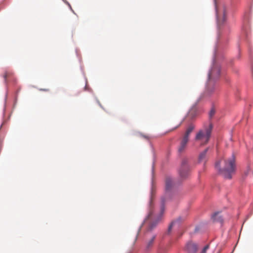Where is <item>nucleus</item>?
<instances>
[{
  "mask_svg": "<svg viewBox=\"0 0 253 253\" xmlns=\"http://www.w3.org/2000/svg\"><path fill=\"white\" fill-rule=\"evenodd\" d=\"M215 168L225 178L231 179L235 170L234 156L228 160L221 159L217 162Z\"/></svg>",
  "mask_w": 253,
  "mask_h": 253,
  "instance_id": "1",
  "label": "nucleus"
},
{
  "mask_svg": "<svg viewBox=\"0 0 253 253\" xmlns=\"http://www.w3.org/2000/svg\"><path fill=\"white\" fill-rule=\"evenodd\" d=\"M213 126L211 123L204 124L203 128L200 129L195 136V140L199 142L201 145L206 144L211 136Z\"/></svg>",
  "mask_w": 253,
  "mask_h": 253,
  "instance_id": "2",
  "label": "nucleus"
},
{
  "mask_svg": "<svg viewBox=\"0 0 253 253\" xmlns=\"http://www.w3.org/2000/svg\"><path fill=\"white\" fill-rule=\"evenodd\" d=\"M160 219V218L159 217L156 220H155L153 215V211L151 210L149 211L147 217L144 220V223H147L148 222L149 223L148 230H151L156 226Z\"/></svg>",
  "mask_w": 253,
  "mask_h": 253,
  "instance_id": "3",
  "label": "nucleus"
},
{
  "mask_svg": "<svg viewBox=\"0 0 253 253\" xmlns=\"http://www.w3.org/2000/svg\"><path fill=\"white\" fill-rule=\"evenodd\" d=\"M188 160L184 159L181 163V166L179 170V174L181 177L185 178L187 176L189 171V168L187 165Z\"/></svg>",
  "mask_w": 253,
  "mask_h": 253,
  "instance_id": "4",
  "label": "nucleus"
},
{
  "mask_svg": "<svg viewBox=\"0 0 253 253\" xmlns=\"http://www.w3.org/2000/svg\"><path fill=\"white\" fill-rule=\"evenodd\" d=\"M220 69L218 67H213L209 73V79L211 81L219 76Z\"/></svg>",
  "mask_w": 253,
  "mask_h": 253,
  "instance_id": "5",
  "label": "nucleus"
},
{
  "mask_svg": "<svg viewBox=\"0 0 253 253\" xmlns=\"http://www.w3.org/2000/svg\"><path fill=\"white\" fill-rule=\"evenodd\" d=\"M185 250L187 253H196L198 250V246L195 243L192 242H188L185 246Z\"/></svg>",
  "mask_w": 253,
  "mask_h": 253,
  "instance_id": "6",
  "label": "nucleus"
},
{
  "mask_svg": "<svg viewBox=\"0 0 253 253\" xmlns=\"http://www.w3.org/2000/svg\"><path fill=\"white\" fill-rule=\"evenodd\" d=\"M188 141V138H187L186 136H183L178 147L179 152L181 153L186 149Z\"/></svg>",
  "mask_w": 253,
  "mask_h": 253,
  "instance_id": "7",
  "label": "nucleus"
},
{
  "mask_svg": "<svg viewBox=\"0 0 253 253\" xmlns=\"http://www.w3.org/2000/svg\"><path fill=\"white\" fill-rule=\"evenodd\" d=\"M217 19L218 24H222L226 20V10L224 6H223L222 9V20H220V12L218 9H216Z\"/></svg>",
  "mask_w": 253,
  "mask_h": 253,
  "instance_id": "8",
  "label": "nucleus"
},
{
  "mask_svg": "<svg viewBox=\"0 0 253 253\" xmlns=\"http://www.w3.org/2000/svg\"><path fill=\"white\" fill-rule=\"evenodd\" d=\"M173 185V182L171 178L168 177L166 179V190L167 191H169Z\"/></svg>",
  "mask_w": 253,
  "mask_h": 253,
  "instance_id": "9",
  "label": "nucleus"
},
{
  "mask_svg": "<svg viewBox=\"0 0 253 253\" xmlns=\"http://www.w3.org/2000/svg\"><path fill=\"white\" fill-rule=\"evenodd\" d=\"M195 128V126L193 124H190L188 128H187L186 132L184 135V136H186L187 138H189V135L191 132L194 130Z\"/></svg>",
  "mask_w": 253,
  "mask_h": 253,
  "instance_id": "10",
  "label": "nucleus"
},
{
  "mask_svg": "<svg viewBox=\"0 0 253 253\" xmlns=\"http://www.w3.org/2000/svg\"><path fill=\"white\" fill-rule=\"evenodd\" d=\"M208 149H206L203 151L199 155V162H205L206 160V154L208 152Z\"/></svg>",
  "mask_w": 253,
  "mask_h": 253,
  "instance_id": "11",
  "label": "nucleus"
},
{
  "mask_svg": "<svg viewBox=\"0 0 253 253\" xmlns=\"http://www.w3.org/2000/svg\"><path fill=\"white\" fill-rule=\"evenodd\" d=\"M218 214H219V212L214 213L213 214L212 218L213 220L214 221L222 222V219H221V217H218Z\"/></svg>",
  "mask_w": 253,
  "mask_h": 253,
  "instance_id": "12",
  "label": "nucleus"
},
{
  "mask_svg": "<svg viewBox=\"0 0 253 253\" xmlns=\"http://www.w3.org/2000/svg\"><path fill=\"white\" fill-rule=\"evenodd\" d=\"M196 114L197 111L195 108L191 109L189 113V116L192 119L196 117Z\"/></svg>",
  "mask_w": 253,
  "mask_h": 253,
  "instance_id": "13",
  "label": "nucleus"
},
{
  "mask_svg": "<svg viewBox=\"0 0 253 253\" xmlns=\"http://www.w3.org/2000/svg\"><path fill=\"white\" fill-rule=\"evenodd\" d=\"M155 239V236H153L151 239V240L147 243V248H149L150 247H151L153 244V242L154 241V240Z\"/></svg>",
  "mask_w": 253,
  "mask_h": 253,
  "instance_id": "14",
  "label": "nucleus"
},
{
  "mask_svg": "<svg viewBox=\"0 0 253 253\" xmlns=\"http://www.w3.org/2000/svg\"><path fill=\"white\" fill-rule=\"evenodd\" d=\"M12 75V73L9 71H5L3 75V78H4L5 81H6V79L8 77Z\"/></svg>",
  "mask_w": 253,
  "mask_h": 253,
  "instance_id": "15",
  "label": "nucleus"
},
{
  "mask_svg": "<svg viewBox=\"0 0 253 253\" xmlns=\"http://www.w3.org/2000/svg\"><path fill=\"white\" fill-rule=\"evenodd\" d=\"M166 201L165 198H162L161 199V202H162V206H161V213H163L164 211V203Z\"/></svg>",
  "mask_w": 253,
  "mask_h": 253,
  "instance_id": "16",
  "label": "nucleus"
},
{
  "mask_svg": "<svg viewBox=\"0 0 253 253\" xmlns=\"http://www.w3.org/2000/svg\"><path fill=\"white\" fill-rule=\"evenodd\" d=\"M177 221H172L171 224H170V225L169 226V229H168V232H170L171 229H172V226H173L174 224H175L176 223Z\"/></svg>",
  "mask_w": 253,
  "mask_h": 253,
  "instance_id": "17",
  "label": "nucleus"
},
{
  "mask_svg": "<svg viewBox=\"0 0 253 253\" xmlns=\"http://www.w3.org/2000/svg\"><path fill=\"white\" fill-rule=\"evenodd\" d=\"M209 248V245H206L203 249L201 253H206L207 250Z\"/></svg>",
  "mask_w": 253,
  "mask_h": 253,
  "instance_id": "18",
  "label": "nucleus"
},
{
  "mask_svg": "<svg viewBox=\"0 0 253 253\" xmlns=\"http://www.w3.org/2000/svg\"><path fill=\"white\" fill-rule=\"evenodd\" d=\"M214 113H215L214 110H211L209 113L210 118H211L214 115Z\"/></svg>",
  "mask_w": 253,
  "mask_h": 253,
  "instance_id": "19",
  "label": "nucleus"
},
{
  "mask_svg": "<svg viewBox=\"0 0 253 253\" xmlns=\"http://www.w3.org/2000/svg\"><path fill=\"white\" fill-rule=\"evenodd\" d=\"M40 90L43 91H49V88H40Z\"/></svg>",
  "mask_w": 253,
  "mask_h": 253,
  "instance_id": "20",
  "label": "nucleus"
},
{
  "mask_svg": "<svg viewBox=\"0 0 253 253\" xmlns=\"http://www.w3.org/2000/svg\"><path fill=\"white\" fill-rule=\"evenodd\" d=\"M182 123V121H181L175 128H177V127H179L181 125Z\"/></svg>",
  "mask_w": 253,
  "mask_h": 253,
  "instance_id": "21",
  "label": "nucleus"
},
{
  "mask_svg": "<svg viewBox=\"0 0 253 253\" xmlns=\"http://www.w3.org/2000/svg\"><path fill=\"white\" fill-rule=\"evenodd\" d=\"M68 5L69 6V7H70V8L71 10L74 12V11H73V10L72 9V7H71V5H70L69 3H68Z\"/></svg>",
  "mask_w": 253,
  "mask_h": 253,
  "instance_id": "22",
  "label": "nucleus"
},
{
  "mask_svg": "<svg viewBox=\"0 0 253 253\" xmlns=\"http://www.w3.org/2000/svg\"><path fill=\"white\" fill-rule=\"evenodd\" d=\"M208 91L210 93H211L212 92V90H210L209 88H208Z\"/></svg>",
  "mask_w": 253,
  "mask_h": 253,
  "instance_id": "23",
  "label": "nucleus"
}]
</instances>
